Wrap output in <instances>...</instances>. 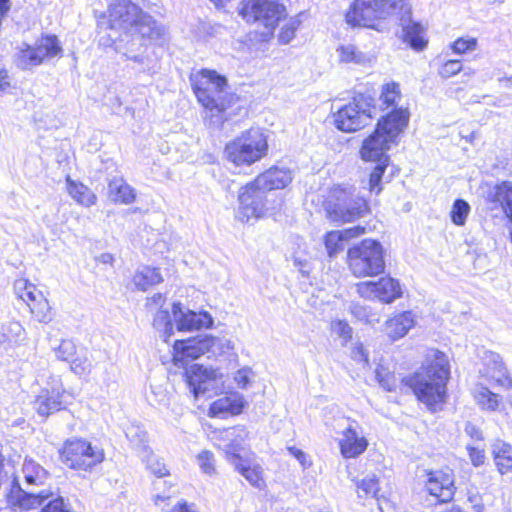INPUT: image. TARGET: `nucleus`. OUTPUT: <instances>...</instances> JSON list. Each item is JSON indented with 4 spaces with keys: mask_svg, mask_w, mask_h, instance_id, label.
<instances>
[{
    "mask_svg": "<svg viewBox=\"0 0 512 512\" xmlns=\"http://www.w3.org/2000/svg\"><path fill=\"white\" fill-rule=\"evenodd\" d=\"M345 17L352 27L378 32H387L391 26H401L404 41L411 48L421 51L427 45L422 36V26L412 21V8L405 0H354Z\"/></svg>",
    "mask_w": 512,
    "mask_h": 512,
    "instance_id": "nucleus-1",
    "label": "nucleus"
},
{
    "mask_svg": "<svg viewBox=\"0 0 512 512\" xmlns=\"http://www.w3.org/2000/svg\"><path fill=\"white\" fill-rule=\"evenodd\" d=\"M450 378V366L447 356L435 351L433 359L428 360L419 370L401 379V385L410 389L416 398L432 412L443 409L447 401V383Z\"/></svg>",
    "mask_w": 512,
    "mask_h": 512,
    "instance_id": "nucleus-2",
    "label": "nucleus"
},
{
    "mask_svg": "<svg viewBox=\"0 0 512 512\" xmlns=\"http://www.w3.org/2000/svg\"><path fill=\"white\" fill-rule=\"evenodd\" d=\"M409 118L408 109L400 107L379 119L375 131L362 143L361 158L364 161L390 160L387 151L396 144L398 136L407 127Z\"/></svg>",
    "mask_w": 512,
    "mask_h": 512,
    "instance_id": "nucleus-3",
    "label": "nucleus"
},
{
    "mask_svg": "<svg viewBox=\"0 0 512 512\" xmlns=\"http://www.w3.org/2000/svg\"><path fill=\"white\" fill-rule=\"evenodd\" d=\"M347 259L355 277H373L384 273V249L377 240L367 238L350 247Z\"/></svg>",
    "mask_w": 512,
    "mask_h": 512,
    "instance_id": "nucleus-4",
    "label": "nucleus"
},
{
    "mask_svg": "<svg viewBox=\"0 0 512 512\" xmlns=\"http://www.w3.org/2000/svg\"><path fill=\"white\" fill-rule=\"evenodd\" d=\"M327 217L336 223L353 222L369 213L368 201L352 189L335 188L325 204Z\"/></svg>",
    "mask_w": 512,
    "mask_h": 512,
    "instance_id": "nucleus-5",
    "label": "nucleus"
},
{
    "mask_svg": "<svg viewBox=\"0 0 512 512\" xmlns=\"http://www.w3.org/2000/svg\"><path fill=\"white\" fill-rule=\"evenodd\" d=\"M267 139L258 128L244 131L239 137L226 144V159L235 166H249L265 156Z\"/></svg>",
    "mask_w": 512,
    "mask_h": 512,
    "instance_id": "nucleus-6",
    "label": "nucleus"
},
{
    "mask_svg": "<svg viewBox=\"0 0 512 512\" xmlns=\"http://www.w3.org/2000/svg\"><path fill=\"white\" fill-rule=\"evenodd\" d=\"M227 79L216 71L203 69L192 84L193 91L202 106L216 114L228 107Z\"/></svg>",
    "mask_w": 512,
    "mask_h": 512,
    "instance_id": "nucleus-7",
    "label": "nucleus"
},
{
    "mask_svg": "<svg viewBox=\"0 0 512 512\" xmlns=\"http://www.w3.org/2000/svg\"><path fill=\"white\" fill-rule=\"evenodd\" d=\"M376 114L374 97L359 93L334 114V123L336 128L343 132H355L367 126Z\"/></svg>",
    "mask_w": 512,
    "mask_h": 512,
    "instance_id": "nucleus-8",
    "label": "nucleus"
},
{
    "mask_svg": "<svg viewBox=\"0 0 512 512\" xmlns=\"http://www.w3.org/2000/svg\"><path fill=\"white\" fill-rule=\"evenodd\" d=\"M61 456L69 468L88 471L104 460V451L83 438H71L65 441Z\"/></svg>",
    "mask_w": 512,
    "mask_h": 512,
    "instance_id": "nucleus-9",
    "label": "nucleus"
},
{
    "mask_svg": "<svg viewBox=\"0 0 512 512\" xmlns=\"http://www.w3.org/2000/svg\"><path fill=\"white\" fill-rule=\"evenodd\" d=\"M240 15L248 23H258L272 33L287 12L280 0H243Z\"/></svg>",
    "mask_w": 512,
    "mask_h": 512,
    "instance_id": "nucleus-10",
    "label": "nucleus"
},
{
    "mask_svg": "<svg viewBox=\"0 0 512 512\" xmlns=\"http://www.w3.org/2000/svg\"><path fill=\"white\" fill-rule=\"evenodd\" d=\"M62 52L58 38L46 35L36 41L35 45L24 43L15 55V64L21 70L39 66L46 58H53Z\"/></svg>",
    "mask_w": 512,
    "mask_h": 512,
    "instance_id": "nucleus-11",
    "label": "nucleus"
},
{
    "mask_svg": "<svg viewBox=\"0 0 512 512\" xmlns=\"http://www.w3.org/2000/svg\"><path fill=\"white\" fill-rule=\"evenodd\" d=\"M269 192L263 185L256 183V178L241 187L238 195L239 219L249 221L251 218H260L267 208V194Z\"/></svg>",
    "mask_w": 512,
    "mask_h": 512,
    "instance_id": "nucleus-12",
    "label": "nucleus"
},
{
    "mask_svg": "<svg viewBox=\"0 0 512 512\" xmlns=\"http://www.w3.org/2000/svg\"><path fill=\"white\" fill-rule=\"evenodd\" d=\"M213 336L199 334L196 337L176 340L173 345V362L176 366H187L189 360H195L205 353H210Z\"/></svg>",
    "mask_w": 512,
    "mask_h": 512,
    "instance_id": "nucleus-13",
    "label": "nucleus"
},
{
    "mask_svg": "<svg viewBox=\"0 0 512 512\" xmlns=\"http://www.w3.org/2000/svg\"><path fill=\"white\" fill-rule=\"evenodd\" d=\"M357 293L365 299H378L383 303H392L401 297L399 282L391 277H383L378 281H364L356 285Z\"/></svg>",
    "mask_w": 512,
    "mask_h": 512,
    "instance_id": "nucleus-14",
    "label": "nucleus"
},
{
    "mask_svg": "<svg viewBox=\"0 0 512 512\" xmlns=\"http://www.w3.org/2000/svg\"><path fill=\"white\" fill-rule=\"evenodd\" d=\"M217 375L216 370L205 368L199 364L186 367L184 373L185 381L196 398L215 390Z\"/></svg>",
    "mask_w": 512,
    "mask_h": 512,
    "instance_id": "nucleus-15",
    "label": "nucleus"
},
{
    "mask_svg": "<svg viewBox=\"0 0 512 512\" xmlns=\"http://www.w3.org/2000/svg\"><path fill=\"white\" fill-rule=\"evenodd\" d=\"M171 314L178 331L211 328L214 323L213 317L207 311L197 313L188 308H184L180 302L173 303Z\"/></svg>",
    "mask_w": 512,
    "mask_h": 512,
    "instance_id": "nucleus-16",
    "label": "nucleus"
},
{
    "mask_svg": "<svg viewBox=\"0 0 512 512\" xmlns=\"http://www.w3.org/2000/svg\"><path fill=\"white\" fill-rule=\"evenodd\" d=\"M109 27L111 29H122L131 31L133 25L143 14V11L130 0H118L110 5L109 10Z\"/></svg>",
    "mask_w": 512,
    "mask_h": 512,
    "instance_id": "nucleus-17",
    "label": "nucleus"
},
{
    "mask_svg": "<svg viewBox=\"0 0 512 512\" xmlns=\"http://www.w3.org/2000/svg\"><path fill=\"white\" fill-rule=\"evenodd\" d=\"M347 426L339 440V448L344 458H356L365 452L368 440L358 432L359 424L355 420L346 419Z\"/></svg>",
    "mask_w": 512,
    "mask_h": 512,
    "instance_id": "nucleus-18",
    "label": "nucleus"
},
{
    "mask_svg": "<svg viewBox=\"0 0 512 512\" xmlns=\"http://www.w3.org/2000/svg\"><path fill=\"white\" fill-rule=\"evenodd\" d=\"M64 393L65 389L60 383H56L51 388H43L34 401V409L42 417H48L65 409Z\"/></svg>",
    "mask_w": 512,
    "mask_h": 512,
    "instance_id": "nucleus-19",
    "label": "nucleus"
},
{
    "mask_svg": "<svg viewBox=\"0 0 512 512\" xmlns=\"http://www.w3.org/2000/svg\"><path fill=\"white\" fill-rule=\"evenodd\" d=\"M488 208L499 210L512 222V182L502 181L488 191L486 196Z\"/></svg>",
    "mask_w": 512,
    "mask_h": 512,
    "instance_id": "nucleus-20",
    "label": "nucleus"
},
{
    "mask_svg": "<svg viewBox=\"0 0 512 512\" xmlns=\"http://www.w3.org/2000/svg\"><path fill=\"white\" fill-rule=\"evenodd\" d=\"M52 496L48 490H41L40 492H33L23 489L18 480L14 479L11 483V488L8 493V501L12 505H17L22 509H32L40 506L44 500Z\"/></svg>",
    "mask_w": 512,
    "mask_h": 512,
    "instance_id": "nucleus-21",
    "label": "nucleus"
},
{
    "mask_svg": "<svg viewBox=\"0 0 512 512\" xmlns=\"http://www.w3.org/2000/svg\"><path fill=\"white\" fill-rule=\"evenodd\" d=\"M248 436V431L245 427L237 426L225 430L220 445L225 453L227 461L232 465L244 457L241 455L243 450V443Z\"/></svg>",
    "mask_w": 512,
    "mask_h": 512,
    "instance_id": "nucleus-22",
    "label": "nucleus"
},
{
    "mask_svg": "<svg viewBox=\"0 0 512 512\" xmlns=\"http://www.w3.org/2000/svg\"><path fill=\"white\" fill-rule=\"evenodd\" d=\"M143 42L147 45L151 43H161L164 40L165 29L158 24L152 16L143 12L137 23L131 28Z\"/></svg>",
    "mask_w": 512,
    "mask_h": 512,
    "instance_id": "nucleus-23",
    "label": "nucleus"
},
{
    "mask_svg": "<svg viewBox=\"0 0 512 512\" xmlns=\"http://www.w3.org/2000/svg\"><path fill=\"white\" fill-rule=\"evenodd\" d=\"M365 227L357 225L342 231H330L325 236V247L329 257L344 250L345 242L365 233Z\"/></svg>",
    "mask_w": 512,
    "mask_h": 512,
    "instance_id": "nucleus-24",
    "label": "nucleus"
},
{
    "mask_svg": "<svg viewBox=\"0 0 512 512\" xmlns=\"http://www.w3.org/2000/svg\"><path fill=\"white\" fill-rule=\"evenodd\" d=\"M293 179L292 171L287 167L274 166L256 177V183L270 192L285 188Z\"/></svg>",
    "mask_w": 512,
    "mask_h": 512,
    "instance_id": "nucleus-25",
    "label": "nucleus"
},
{
    "mask_svg": "<svg viewBox=\"0 0 512 512\" xmlns=\"http://www.w3.org/2000/svg\"><path fill=\"white\" fill-rule=\"evenodd\" d=\"M232 466L249 482L251 486L257 489H263L265 487L263 468L260 464L248 458H243L241 460H237V462L232 464Z\"/></svg>",
    "mask_w": 512,
    "mask_h": 512,
    "instance_id": "nucleus-26",
    "label": "nucleus"
},
{
    "mask_svg": "<svg viewBox=\"0 0 512 512\" xmlns=\"http://www.w3.org/2000/svg\"><path fill=\"white\" fill-rule=\"evenodd\" d=\"M414 315L411 311H405L395 315L386 321V333L392 340L404 337L414 326Z\"/></svg>",
    "mask_w": 512,
    "mask_h": 512,
    "instance_id": "nucleus-27",
    "label": "nucleus"
},
{
    "mask_svg": "<svg viewBox=\"0 0 512 512\" xmlns=\"http://www.w3.org/2000/svg\"><path fill=\"white\" fill-rule=\"evenodd\" d=\"M428 492L437 497L441 502H448L453 498L454 486L448 476L438 477L431 473L426 483Z\"/></svg>",
    "mask_w": 512,
    "mask_h": 512,
    "instance_id": "nucleus-28",
    "label": "nucleus"
},
{
    "mask_svg": "<svg viewBox=\"0 0 512 512\" xmlns=\"http://www.w3.org/2000/svg\"><path fill=\"white\" fill-rule=\"evenodd\" d=\"M109 197L112 201L122 204H131L136 198L134 188L126 183L122 177H114L108 183Z\"/></svg>",
    "mask_w": 512,
    "mask_h": 512,
    "instance_id": "nucleus-29",
    "label": "nucleus"
},
{
    "mask_svg": "<svg viewBox=\"0 0 512 512\" xmlns=\"http://www.w3.org/2000/svg\"><path fill=\"white\" fill-rule=\"evenodd\" d=\"M244 408V400L239 395L224 396L210 405V415L219 416L224 413L240 414Z\"/></svg>",
    "mask_w": 512,
    "mask_h": 512,
    "instance_id": "nucleus-30",
    "label": "nucleus"
},
{
    "mask_svg": "<svg viewBox=\"0 0 512 512\" xmlns=\"http://www.w3.org/2000/svg\"><path fill=\"white\" fill-rule=\"evenodd\" d=\"M492 455L498 472L504 475L512 470V445L497 440L492 444Z\"/></svg>",
    "mask_w": 512,
    "mask_h": 512,
    "instance_id": "nucleus-31",
    "label": "nucleus"
},
{
    "mask_svg": "<svg viewBox=\"0 0 512 512\" xmlns=\"http://www.w3.org/2000/svg\"><path fill=\"white\" fill-rule=\"evenodd\" d=\"M67 191L69 195L80 205L90 207L96 202V195L92 190L81 182L73 180L69 175L66 177Z\"/></svg>",
    "mask_w": 512,
    "mask_h": 512,
    "instance_id": "nucleus-32",
    "label": "nucleus"
},
{
    "mask_svg": "<svg viewBox=\"0 0 512 512\" xmlns=\"http://www.w3.org/2000/svg\"><path fill=\"white\" fill-rule=\"evenodd\" d=\"M121 42L124 43L123 55L132 61L144 63V56L141 54L143 47L147 46L133 31H125Z\"/></svg>",
    "mask_w": 512,
    "mask_h": 512,
    "instance_id": "nucleus-33",
    "label": "nucleus"
},
{
    "mask_svg": "<svg viewBox=\"0 0 512 512\" xmlns=\"http://www.w3.org/2000/svg\"><path fill=\"white\" fill-rule=\"evenodd\" d=\"M487 366L491 370V377L503 387H512V379L509 377L507 369L502 362L499 354L489 352L486 357Z\"/></svg>",
    "mask_w": 512,
    "mask_h": 512,
    "instance_id": "nucleus-34",
    "label": "nucleus"
},
{
    "mask_svg": "<svg viewBox=\"0 0 512 512\" xmlns=\"http://www.w3.org/2000/svg\"><path fill=\"white\" fill-rule=\"evenodd\" d=\"M163 281L162 275L158 268L145 266L138 270L133 276V283L138 290L146 291L151 286L159 284Z\"/></svg>",
    "mask_w": 512,
    "mask_h": 512,
    "instance_id": "nucleus-35",
    "label": "nucleus"
},
{
    "mask_svg": "<svg viewBox=\"0 0 512 512\" xmlns=\"http://www.w3.org/2000/svg\"><path fill=\"white\" fill-rule=\"evenodd\" d=\"M27 486H40L48 479L49 473L34 460H25L22 468Z\"/></svg>",
    "mask_w": 512,
    "mask_h": 512,
    "instance_id": "nucleus-36",
    "label": "nucleus"
},
{
    "mask_svg": "<svg viewBox=\"0 0 512 512\" xmlns=\"http://www.w3.org/2000/svg\"><path fill=\"white\" fill-rule=\"evenodd\" d=\"M340 62L365 65L371 61L369 54L361 51L353 44L342 45L337 49Z\"/></svg>",
    "mask_w": 512,
    "mask_h": 512,
    "instance_id": "nucleus-37",
    "label": "nucleus"
},
{
    "mask_svg": "<svg viewBox=\"0 0 512 512\" xmlns=\"http://www.w3.org/2000/svg\"><path fill=\"white\" fill-rule=\"evenodd\" d=\"M125 435L133 449H135L140 456L148 453L150 448L147 444V433L142 427L138 425H130L125 430Z\"/></svg>",
    "mask_w": 512,
    "mask_h": 512,
    "instance_id": "nucleus-38",
    "label": "nucleus"
},
{
    "mask_svg": "<svg viewBox=\"0 0 512 512\" xmlns=\"http://www.w3.org/2000/svg\"><path fill=\"white\" fill-rule=\"evenodd\" d=\"M173 322V316L165 309H160L154 316L153 326L161 333V337L165 342H168L169 338L174 333Z\"/></svg>",
    "mask_w": 512,
    "mask_h": 512,
    "instance_id": "nucleus-39",
    "label": "nucleus"
},
{
    "mask_svg": "<svg viewBox=\"0 0 512 512\" xmlns=\"http://www.w3.org/2000/svg\"><path fill=\"white\" fill-rule=\"evenodd\" d=\"M401 92L399 84L396 82H390L382 86L381 94L379 100L382 105L385 107L383 109H389L390 107H394L392 111L396 108V101L400 99Z\"/></svg>",
    "mask_w": 512,
    "mask_h": 512,
    "instance_id": "nucleus-40",
    "label": "nucleus"
},
{
    "mask_svg": "<svg viewBox=\"0 0 512 512\" xmlns=\"http://www.w3.org/2000/svg\"><path fill=\"white\" fill-rule=\"evenodd\" d=\"M471 207L464 199H456L450 211V219L456 226H464L470 213Z\"/></svg>",
    "mask_w": 512,
    "mask_h": 512,
    "instance_id": "nucleus-41",
    "label": "nucleus"
},
{
    "mask_svg": "<svg viewBox=\"0 0 512 512\" xmlns=\"http://www.w3.org/2000/svg\"><path fill=\"white\" fill-rule=\"evenodd\" d=\"M477 403L486 410L494 411L499 405V395L490 391L487 387L481 386L475 392Z\"/></svg>",
    "mask_w": 512,
    "mask_h": 512,
    "instance_id": "nucleus-42",
    "label": "nucleus"
},
{
    "mask_svg": "<svg viewBox=\"0 0 512 512\" xmlns=\"http://www.w3.org/2000/svg\"><path fill=\"white\" fill-rule=\"evenodd\" d=\"M29 307L39 322L48 323L52 320L51 307L42 294H39V300L35 304H29Z\"/></svg>",
    "mask_w": 512,
    "mask_h": 512,
    "instance_id": "nucleus-43",
    "label": "nucleus"
},
{
    "mask_svg": "<svg viewBox=\"0 0 512 512\" xmlns=\"http://www.w3.org/2000/svg\"><path fill=\"white\" fill-rule=\"evenodd\" d=\"M358 496L360 498L372 496L378 498L379 482L375 475L367 476L357 483Z\"/></svg>",
    "mask_w": 512,
    "mask_h": 512,
    "instance_id": "nucleus-44",
    "label": "nucleus"
},
{
    "mask_svg": "<svg viewBox=\"0 0 512 512\" xmlns=\"http://www.w3.org/2000/svg\"><path fill=\"white\" fill-rule=\"evenodd\" d=\"M390 160L383 159L376 161L377 164L373 168L372 172L369 176V190L370 192H375L376 194H379L382 190L380 183L382 181L384 172L389 164Z\"/></svg>",
    "mask_w": 512,
    "mask_h": 512,
    "instance_id": "nucleus-45",
    "label": "nucleus"
},
{
    "mask_svg": "<svg viewBox=\"0 0 512 512\" xmlns=\"http://www.w3.org/2000/svg\"><path fill=\"white\" fill-rule=\"evenodd\" d=\"M16 290H23L22 293L19 294V297L23 299L27 304H35L39 300L40 292H37L36 287L28 283L27 280H18L15 283Z\"/></svg>",
    "mask_w": 512,
    "mask_h": 512,
    "instance_id": "nucleus-46",
    "label": "nucleus"
},
{
    "mask_svg": "<svg viewBox=\"0 0 512 512\" xmlns=\"http://www.w3.org/2000/svg\"><path fill=\"white\" fill-rule=\"evenodd\" d=\"M376 379L386 391L392 392L396 390L397 379L394 373H391L383 366H378L375 371Z\"/></svg>",
    "mask_w": 512,
    "mask_h": 512,
    "instance_id": "nucleus-47",
    "label": "nucleus"
},
{
    "mask_svg": "<svg viewBox=\"0 0 512 512\" xmlns=\"http://www.w3.org/2000/svg\"><path fill=\"white\" fill-rule=\"evenodd\" d=\"M142 460L146 462V467L157 477H163L168 474V470L163 462H161L150 449L148 453L141 456Z\"/></svg>",
    "mask_w": 512,
    "mask_h": 512,
    "instance_id": "nucleus-48",
    "label": "nucleus"
},
{
    "mask_svg": "<svg viewBox=\"0 0 512 512\" xmlns=\"http://www.w3.org/2000/svg\"><path fill=\"white\" fill-rule=\"evenodd\" d=\"M301 24L300 15L292 17L288 20V22L282 27L278 40L281 44H288L295 36V32L299 28Z\"/></svg>",
    "mask_w": 512,
    "mask_h": 512,
    "instance_id": "nucleus-49",
    "label": "nucleus"
},
{
    "mask_svg": "<svg viewBox=\"0 0 512 512\" xmlns=\"http://www.w3.org/2000/svg\"><path fill=\"white\" fill-rule=\"evenodd\" d=\"M69 363L71 371L76 375L82 376L91 372L92 363L86 354L76 353Z\"/></svg>",
    "mask_w": 512,
    "mask_h": 512,
    "instance_id": "nucleus-50",
    "label": "nucleus"
},
{
    "mask_svg": "<svg viewBox=\"0 0 512 512\" xmlns=\"http://www.w3.org/2000/svg\"><path fill=\"white\" fill-rule=\"evenodd\" d=\"M59 360L70 362L77 353L76 345L72 340L65 339L53 348Z\"/></svg>",
    "mask_w": 512,
    "mask_h": 512,
    "instance_id": "nucleus-51",
    "label": "nucleus"
},
{
    "mask_svg": "<svg viewBox=\"0 0 512 512\" xmlns=\"http://www.w3.org/2000/svg\"><path fill=\"white\" fill-rule=\"evenodd\" d=\"M234 350L233 342L225 338L213 337V343L210 345L212 355H230Z\"/></svg>",
    "mask_w": 512,
    "mask_h": 512,
    "instance_id": "nucleus-52",
    "label": "nucleus"
},
{
    "mask_svg": "<svg viewBox=\"0 0 512 512\" xmlns=\"http://www.w3.org/2000/svg\"><path fill=\"white\" fill-rule=\"evenodd\" d=\"M197 462L203 473L212 475L215 472V459L212 452L202 451L197 455Z\"/></svg>",
    "mask_w": 512,
    "mask_h": 512,
    "instance_id": "nucleus-53",
    "label": "nucleus"
},
{
    "mask_svg": "<svg viewBox=\"0 0 512 512\" xmlns=\"http://www.w3.org/2000/svg\"><path fill=\"white\" fill-rule=\"evenodd\" d=\"M332 330L343 340V344H346L349 340L352 339V328L344 320H337L333 322Z\"/></svg>",
    "mask_w": 512,
    "mask_h": 512,
    "instance_id": "nucleus-54",
    "label": "nucleus"
},
{
    "mask_svg": "<svg viewBox=\"0 0 512 512\" xmlns=\"http://www.w3.org/2000/svg\"><path fill=\"white\" fill-rule=\"evenodd\" d=\"M462 70V63L460 60H448L439 70V75L442 78H450Z\"/></svg>",
    "mask_w": 512,
    "mask_h": 512,
    "instance_id": "nucleus-55",
    "label": "nucleus"
},
{
    "mask_svg": "<svg viewBox=\"0 0 512 512\" xmlns=\"http://www.w3.org/2000/svg\"><path fill=\"white\" fill-rule=\"evenodd\" d=\"M477 41L475 38H459L452 44V49L457 54H463L476 48Z\"/></svg>",
    "mask_w": 512,
    "mask_h": 512,
    "instance_id": "nucleus-56",
    "label": "nucleus"
},
{
    "mask_svg": "<svg viewBox=\"0 0 512 512\" xmlns=\"http://www.w3.org/2000/svg\"><path fill=\"white\" fill-rule=\"evenodd\" d=\"M466 450L469 455V459L474 467H480L485 463L486 456L484 449H479L475 446L468 444Z\"/></svg>",
    "mask_w": 512,
    "mask_h": 512,
    "instance_id": "nucleus-57",
    "label": "nucleus"
},
{
    "mask_svg": "<svg viewBox=\"0 0 512 512\" xmlns=\"http://www.w3.org/2000/svg\"><path fill=\"white\" fill-rule=\"evenodd\" d=\"M40 512H71L66 505L63 497H57L50 500Z\"/></svg>",
    "mask_w": 512,
    "mask_h": 512,
    "instance_id": "nucleus-58",
    "label": "nucleus"
},
{
    "mask_svg": "<svg viewBox=\"0 0 512 512\" xmlns=\"http://www.w3.org/2000/svg\"><path fill=\"white\" fill-rule=\"evenodd\" d=\"M287 451L291 456L299 461L303 469L311 466L312 462L309 460L307 454L303 450L297 448L296 446H288Z\"/></svg>",
    "mask_w": 512,
    "mask_h": 512,
    "instance_id": "nucleus-59",
    "label": "nucleus"
},
{
    "mask_svg": "<svg viewBox=\"0 0 512 512\" xmlns=\"http://www.w3.org/2000/svg\"><path fill=\"white\" fill-rule=\"evenodd\" d=\"M353 314L360 319L361 321H364L366 323L372 324L374 322H378L379 319L375 315H371L366 307L355 305L353 310Z\"/></svg>",
    "mask_w": 512,
    "mask_h": 512,
    "instance_id": "nucleus-60",
    "label": "nucleus"
},
{
    "mask_svg": "<svg viewBox=\"0 0 512 512\" xmlns=\"http://www.w3.org/2000/svg\"><path fill=\"white\" fill-rule=\"evenodd\" d=\"M465 433L475 441H483L484 436L482 430L471 422H467L464 428Z\"/></svg>",
    "mask_w": 512,
    "mask_h": 512,
    "instance_id": "nucleus-61",
    "label": "nucleus"
},
{
    "mask_svg": "<svg viewBox=\"0 0 512 512\" xmlns=\"http://www.w3.org/2000/svg\"><path fill=\"white\" fill-rule=\"evenodd\" d=\"M235 380H236L238 386L241 388H245L250 382V379L248 377L246 370H239L235 376Z\"/></svg>",
    "mask_w": 512,
    "mask_h": 512,
    "instance_id": "nucleus-62",
    "label": "nucleus"
},
{
    "mask_svg": "<svg viewBox=\"0 0 512 512\" xmlns=\"http://www.w3.org/2000/svg\"><path fill=\"white\" fill-rule=\"evenodd\" d=\"M353 354L355 359L368 363V355L366 354L362 344L355 347Z\"/></svg>",
    "mask_w": 512,
    "mask_h": 512,
    "instance_id": "nucleus-63",
    "label": "nucleus"
},
{
    "mask_svg": "<svg viewBox=\"0 0 512 512\" xmlns=\"http://www.w3.org/2000/svg\"><path fill=\"white\" fill-rule=\"evenodd\" d=\"M8 331L11 332L16 338H20L24 332L22 325L19 322H11L8 325Z\"/></svg>",
    "mask_w": 512,
    "mask_h": 512,
    "instance_id": "nucleus-64",
    "label": "nucleus"
}]
</instances>
